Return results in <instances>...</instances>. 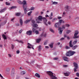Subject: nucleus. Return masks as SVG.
<instances>
[{"label":"nucleus","mask_w":79,"mask_h":79,"mask_svg":"<svg viewBox=\"0 0 79 79\" xmlns=\"http://www.w3.org/2000/svg\"><path fill=\"white\" fill-rule=\"evenodd\" d=\"M51 78L52 79H56L57 78L55 77V76H53L52 77H51Z\"/></svg>","instance_id":"c85d7f7f"},{"label":"nucleus","mask_w":79,"mask_h":79,"mask_svg":"<svg viewBox=\"0 0 79 79\" xmlns=\"http://www.w3.org/2000/svg\"><path fill=\"white\" fill-rule=\"evenodd\" d=\"M23 8V11L25 14H26V12L27 11V10H26V8H25V7Z\"/></svg>","instance_id":"aec40b11"},{"label":"nucleus","mask_w":79,"mask_h":79,"mask_svg":"<svg viewBox=\"0 0 79 79\" xmlns=\"http://www.w3.org/2000/svg\"><path fill=\"white\" fill-rule=\"evenodd\" d=\"M49 19H50V20H51L52 19H53V17H52V16L50 15L49 17Z\"/></svg>","instance_id":"f704fd0d"},{"label":"nucleus","mask_w":79,"mask_h":79,"mask_svg":"<svg viewBox=\"0 0 79 79\" xmlns=\"http://www.w3.org/2000/svg\"><path fill=\"white\" fill-rule=\"evenodd\" d=\"M43 19V17L41 16H39L38 17V19L39 21H42V19Z\"/></svg>","instance_id":"ddd939ff"},{"label":"nucleus","mask_w":79,"mask_h":79,"mask_svg":"<svg viewBox=\"0 0 79 79\" xmlns=\"http://www.w3.org/2000/svg\"><path fill=\"white\" fill-rule=\"evenodd\" d=\"M6 72H10V69L9 68H7L6 70Z\"/></svg>","instance_id":"473e14b6"},{"label":"nucleus","mask_w":79,"mask_h":79,"mask_svg":"<svg viewBox=\"0 0 79 79\" xmlns=\"http://www.w3.org/2000/svg\"><path fill=\"white\" fill-rule=\"evenodd\" d=\"M20 23L21 25H23V20L21 19H19Z\"/></svg>","instance_id":"412c9836"},{"label":"nucleus","mask_w":79,"mask_h":79,"mask_svg":"<svg viewBox=\"0 0 79 79\" xmlns=\"http://www.w3.org/2000/svg\"><path fill=\"white\" fill-rule=\"evenodd\" d=\"M14 74H15V70L14 68H13L12 69V71L10 74V75L11 76H14Z\"/></svg>","instance_id":"1a4fd4ad"},{"label":"nucleus","mask_w":79,"mask_h":79,"mask_svg":"<svg viewBox=\"0 0 79 79\" xmlns=\"http://www.w3.org/2000/svg\"><path fill=\"white\" fill-rule=\"evenodd\" d=\"M78 34H79L78 31H75V34H74V37L73 39H77L79 38V36H77Z\"/></svg>","instance_id":"7ed1b4c3"},{"label":"nucleus","mask_w":79,"mask_h":79,"mask_svg":"<svg viewBox=\"0 0 79 79\" xmlns=\"http://www.w3.org/2000/svg\"><path fill=\"white\" fill-rule=\"evenodd\" d=\"M16 41H17V42H19V43H21V44H23L24 43L23 41H19L18 40H16Z\"/></svg>","instance_id":"393cba45"},{"label":"nucleus","mask_w":79,"mask_h":79,"mask_svg":"<svg viewBox=\"0 0 79 79\" xmlns=\"http://www.w3.org/2000/svg\"><path fill=\"white\" fill-rule=\"evenodd\" d=\"M65 48L66 49H69L70 48V47L68 46H66Z\"/></svg>","instance_id":"c03bdc74"},{"label":"nucleus","mask_w":79,"mask_h":79,"mask_svg":"<svg viewBox=\"0 0 79 79\" xmlns=\"http://www.w3.org/2000/svg\"><path fill=\"white\" fill-rule=\"evenodd\" d=\"M31 23H32V25L34 24H35V20H31Z\"/></svg>","instance_id":"bb28decb"},{"label":"nucleus","mask_w":79,"mask_h":79,"mask_svg":"<svg viewBox=\"0 0 79 79\" xmlns=\"http://www.w3.org/2000/svg\"><path fill=\"white\" fill-rule=\"evenodd\" d=\"M2 37H3V38L4 40H6V39L7 38L6 37V36L5 35L3 34L2 35Z\"/></svg>","instance_id":"5701e85b"},{"label":"nucleus","mask_w":79,"mask_h":79,"mask_svg":"<svg viewBox=\"0 0 79 79\" xmlns=\"http://www.w3.org/2000/svg\"><path fill=\"white\" fill-rule=\"evenodd\" d=\"M49 46L51 48H53V43H52L49 45Z\"/></svg>","instance_id":"dca6fc26"},{"label":"nucleus","mask_w":79,"mask_h":79,"mask_svg":"<svg viewBox=\"0 0 79 79\" xmlns=\"http://www.w3.org/2000/svg\"><path fill=\"white\" fill-rule=\"evenodd\" d=\"M26 1L23 0L22 2V4L23 5V7L24 8L25 7V5H27V3H26Z\"/></svg>","instance_id":"423d86ee"},{"label":"nucleus","mask_w":79,"mask_h":79,"mask_svg":"<svg viewBox=\"0 0 79 79\" xmlns=\"http://www.w3.org/2000/svg\"><path fill=\"white\" fill-rule=\"evenodd\" d=\"M58 4V2H52V5H56Z\"/></svg>","instance_id":"72a5a7b5"},{"label":"nucleus","mask_w":79,"mask_h":79,"mask_svg":"<svg viewBox=\"0 0 79 79\" xmlns=\"http://www.w3.org/2000/svg\"><path fill=\"white\" fill-rule=\"evenodd\" d=\"M9 56V57H11V55L10 54H8Z\"/></svg>","instance_id":"69168bd1"},{"label":"nucleus","mask_w":79,"mask_h":79,"mask_svg":"<svg viewBox=\"0 0 79 79\" xmlns=\"http://www.w3.org/2000/svg\"><path fill=\"white\" fill-rule=\"evenodd\" d=\"M15 24L16 26H19V23H15Z\"/></svg>","instance_id":"79ce46f5"},{"label":"nucleus","mask_w":79,"mask_h":79,"mask_svg":"<svg viewBox=\"0 0 79 79\" xmlns=\"http://www.w3.org/2000/svg\"><path fill=\"white\" fill-rule=\"evenodd\" d=\"M70 32H71V31L70 30L67 31V34H69V33H70Z\"/></svg>","instance_id":"5fc2aeb1"},{"label":"nucleus","mask_w":79,"mask_h":79,"mask_svg":"<svg viewBox=\"0 0 79 79\" xmlns=\"http://www.w3.org/2000/svg\"><path fill=\"white\" fill-rule=\"evenodd\" d=\"M65 26H66V27H69V26H70V25H69V24H66L65 25Z\"/></svg>","instance_id":"49530a36"},{"label":"nucleus","mask_w":79,"mask_h":79,"mask_svg":"<svg viewBox=\"0 0 79 79\" xmlns=\"http://www.w3.org/2000/svg\"><path fill=\"white\" fill-rule=\"evenodd\" d=\"M65 9H66V10H65L66 11H69V6H66L65 7Z\"/></svg>","instance_id":"a211bd4d"},{"label":"nucleus","mask_w":79,"mask_h":79,"mask_svg":"<svg viewBox=\"0 0 79 79\" xmlns=\"http://www.w3.org/2000/svg\"><path fill=\"white\" fill-rule=\"evenodd\" d=\"M60 26H61L60 23H59V22H57L55 24L54 27L55 28H59V27H60Z\"/></svg>","instance_id":"20e7f679"},{"label":"nucleus","mask_w":79,"mask_h":79,"mask_svg":"<svg viewBox=\"0 0 79 79\" xmlns=\"http://www.w3.org/2000/svg\"><path fill=\"white\" fill-rule=\"evenodd\" d=\"M35 9V8L33 7H31L30 8V9H29V11H32V10H34V9Z\"/></svg>","instance_id":"a878e982"},{"label":"nucleus","mask_w":79,"mask_h":79,"mask_svg":"<svg viewBox=\"0 0 79 79\" xmlns=\"http://www.w3.org/2000/svg\"><path fill=\"white\" fill-rule=\"evenodd\" d=\"M59 23H60V24H61V23H62V20H59Z\"/></svg>","instance_id":"864d4df0"},{"label":"nucleus","mask_w":79,"mask_h":79,"mask_svg":"<svg viewBox=\"0 0 79 79\" xmlns=\"http://www.w3.org/2000/svg\"><path fill=\"white\" fill-rule=\"evenodd\" d=\"M23 29H21L19 31V33H21L22 31H23Z\"/></svg>","instance_id":"bf43d9fd"},{"label":"nucleus","mask_w":79,"mask_h":79,"mask_svg":"<svg viewBox=\"0 0 79 79\" xmlns=\"http://www.w3.org/2000/svg\"><path fill=\"white\" fill-rule=\"evenodd\" d=\"M16 53L17 54H19V51L18 50L16 51Z\"/></svg>","instance_id":"13d9d810"},{"label":"nucleus","mask_w":79,"mask_h":79,"mask_svg":"<svg viewBox=\"0 0 79 79\" xmlns=\"http://www.w3.org/2000/svg\"><path fill=\"white\" fill-rule=\"evenodd\" d=\"M70 74L69 72H66V73H64V74L65 76H69V75Z\"/></svg>","instance_id":"4468645a"},{"label":"nucleus","mask_w":79,"mask_h":79,"mask_svg":"<svg viewBox=\"0 0 79 79\" xmlns=\"http://www.w3.org/2000/svg\"><path fill=\"white\" fill-rule=\"evenodd\" d=\"M63 60L64 61H67V62H68L69 61L68 60V58L66 56H64L63 57Z\"/></svg>","instance_id":"0eeeda50"},{"label":"nucleus","mask_w":79,"mask_h":79,"mask_svg":"<svg viewBox=\"0 0 79 79\" xmlns=\"http://www.w3.org/2000/svg\"><path fill=\"white\" fill-rule=\"evenodd\" d=\"M6 8H4V9L1 10L0 11V13H2V12H3L5 10H6Z\"/></svg>","instance_id":"4be33fe9"},{"label":"nucleus","mask_w":79,"mask_h":79,"mask_svg":"<svg viewBox=\"0 0 79 79\" xmlns=\"http://www.w3.org/2000/svg\"><path fill=\"white\" fill-rule=\"evenodd\" d=\"M64 38H66V37H67V36H66V35H64Z\"/></svg>","instance_id":"774afa93"},{"label":"nucleus","mask_w":79,"mask_h":79,"mask_svg":"<svg viewBox=\"0 0 79 79\" xmlns=\"http://www.w3.org/2000/svg\"><path fill=\"white\" fill-rule=\"evenodd\" d=\"M64 40V38H62L60 39V40Z\"/></svg>","instance_id":"052dcab7"},{"label":"nucleus","mask_w":79,"mask_h":79,"mask_svg":"<svg viewBox=\"0 0 79 79\" xmlns=\"http://www.w3.org/2000/svg\"><path fill=\"white\" fill-rule=\"evenodd\" d=\"M32 30H33V32H34V33H35V31H36V30H35V29L34 28H33L32 29Z\"/></svg>","instance_id":"ea45409f"},{"label":"nucleus","mask_w":79,"mask_h":79,"mask_svg":"<svg viewBox=\"0 0 79 79\" xmlns=\"http://www.w3.org/2000/svg\"><path fill=\"white\" fill-rule=\"evenodd\" d=\"M77 47V45H75L74 46L73 48V50H75L76 48Z\"/></svg>","instance_id":"7c9ffc66"},{"label":"nucleus","mask_w":79,"mask_h":79,"mask_svg":"<svg viewBox=\"0 0 79 79\" xmlns=\"http://www.w3.org/2000/svg\"><path fill=\"white\" fill-rule=\"evenodd\" d=\"M58 19H61V17H58Z\"/></svg>","instance_id":"0e129e2a"},{"label":"nucleus","mask_w":79,"mask_h":79,"mask_svg":"<svg viewBox=\"0 0 79 79\" xmlns=\"http://www.w3.org/2000/svg\"><path fill=\"white\" fill-rule=\"evenodd\" d=\"M76 75L77 77H79V73H76Z\"/></svg>","instance_id":"603ef678"},{"label":"nucleus","mask_w":79,"mask_h":79,"mask_svg":"<svg viewBox=\"0 0 79 79\" xmlns=\"http://www.w3.org/2000/svg\"><path fill=\"white\" fill-rule=\"evenodd\" d=\"M21 13L20 12H19V13H16V15L17 16H20L21 15Z\"/></svg>","instance_id":"b1692460"},{"label":"nucleus","mask_w":79,"mask_h":79,"mask_svg":"<svg viewBox=\"0 0 79 79\" xmlns=\"http://www.w3.org/2000/svg\"><path fill=\"white\" fill-rule=\"evenodd\" d=\"M30 21H31V20H26L25 21V23H29V22H30Z\"/></svg>","instance_id":"e433bc0d"},{"label":"nucleus","mask_w":79,"mask_h":79,"mask_svg":"<svg viewBox=\"0 0 79 79\" xmlns=\"http://www.w3.org/2000/svg\"><path fill=\"white\" fill-rule=\"evenodd\" d=\"M45 16L46 18H48V17H49V16H48V15H46Z\"/></svg>","instance_id":"680f3d73"},{"label":"nucleus","mask_w":79,"mask_h":79,"mask_svg":"<svg viewBox=\"0 0 79 79\" xmlns=\"http://www.w3.org/2000/svg\"><path fill=\"white\" fill-rule=\"evenodd\" d=\"M16 8V6H12L11 7V9H15V8Z\"/></svg>","instance_id":"58836bf2"},{"label":"nucleus","mask_w":79,"mask_h":79,"mask_svg":"<svg viewBox=\"0 0 79 79\" xmlns=\"http://www.w3.org/2000/svg\"><path fill=\"white\" fill-rule=\"evenodd\" d=\"M43 19L44 22V23H46L47 21V19L45 17H43Z\"/></svg>","instance_id":"2eb2a0df"},{"label":"nucleus","mask_w":79,"mask_h":79,"mask_svg":"<svg viewBox=\"0 0 79 79\" xmlns=\"http://www.w3.org/2000/svg\"><path fill=\"white\" fill-rule=\"evenodd\" d=\"M27 45L28 46H27V48H32V49H34V47H33V45H32L30 43H28Z\"/></svg>","instance_id":"39448f33"},{"label":"nucleus","mask_w":79,"mask_h":79,"mask_svg":"<svg viewBox=\"0 0 79 79\" xmlns=\"http://www.w3.org/2000/svg\"><path fill=\"white\" fill-rule=\"evenodd\" d=\"M73 66L74 68V71L75 73L77 72V70L78 69V64L76 62H74L73 63Z\"/></svg>","instance_id":"f03ea898"},{"label":"nucleus","mask_w":79,"mask_h":79,"mask_svg":"<svg viewBox=\"0 0 79 79\" xmlns=\"http://www.w3.org/2000/svg\"><path fill=\"white\" fill-rule=\"evenodd\" d=\"M33 26V27L35 28V27H37V26H38V25H37V24L36 23H34L33 25H32Z\"/></svg>","instance_id":"6ab92c4d"},{"label":"nucleus","mask_w":79,"mask_h":79,"mask_svg":"<svg viewBox=\"0 0 79 79\" xmlns=\"http://www.w3.org/2000/svg\"><path fill=\"white\" fill-rule=\"evenodd\" d=\"M69 47H73V45L72 44V41L71 40L69 42Z\"/></svg>","instance_id":"f8f14e48"},{"label":"nucleus","mask_w":79,"mask_h":79,"mask_svg":"<svg viewBox=\"0 0 79 79\" xmlns=\"http://www.w3.org/2000/svg\"><path fill=\"white\" fill-rule=\"evenodd\" d=\"M48 74L51 77L53 76V73L51 71H49Z\"/></svg>","instance_id":"9b49d317"},{"label":"nucleus","mask_w":79,"mask_h":79,"mask_svg":"<svg viewBox=\"0 0 79 79\" xmlns=\"http://www.w3.org/2000/svg\"><path fill=\"white\" fill-rule=\"evenodd\" d=\"M57 18H53L52 19V22H54L55 21H56V20H57Z\"/></svg>","instance_id":"2f4dec72"},{"label":"nucleus","mask_w":79,"mask_h":79,"mask_svg":"<svg viewBox=\"0 0 79 79\" xmlns=\"http://www.w3.org/2000/svg\"><path fill=\"white\" fill-rule=\"evenodd\" d=\"M14 47H15V45H14L13 44H11V49H12V50H13Z\"/></svg>","instance_id":"c9c22d12"},{"label":"nucleus","mask_w":79,"mask_h":79,"mask_svg":"<svg viewBox=\"0 0 79 79\" xmlns=\"http://www.w3.org/2000/svg\"><path fill=\"white\" fill-rule=\"evenodd\" d=\"M41 50V46H40L38 47V50L39 51H40Z\"/></svg>","instance_id":"a19ab883"},{"label":"nucleus","mask_w":79,"mask_h":79,"mask_svg":"<svg viewBox=\"0 0 79 79\" xmlns=\"http://www.w3.org/2000/svg\"><path fill=\"white\" fill-rule=\"evenodd\" d=\"M47 42L46 41H45L44 43V45H47Z\"/></svg>","instance_id":"37998d69"},{"label":"nucleus","mask_w":79,"mask_h":79,"mask_svg":"<svg viewBox=\"0 0 79 79\" xmlns=\"http://www.w3.org/2000/svg\"><path fill=\"white\" fill-rule=\"evenodd\" d=\"M75 53L76 52L74 51H69L66 53L65 55L66 56H69V57L70 56H73V55H74V53Z\"/></svg>","instance_id":"f257e3e1"},{"label":"nucleus","mask_w":79,"mask_h":79,"mask_svg":"<svg viewBox=\"0 0 79 79\" xmlns=\"http://www.w3.org/2000/svg\"><path fill=\"white\" fill-rule=\"evenodd\" d=\"M73 44H74V45H75V44H77V41H74V42H73Z\"/></svg>","instance_id":"6e6d98bb"},{"label":"nucleus","mask_w":79,"mask_h":79,"mask_svg":"<svg viewBox=\"0 0 79 79\" xmlns=\"http://www.w3.org/2000/svg\"><path fill=\"white\" fill-rule=\"evenodd\" d=\"M61 28H62V30H63V29H65V26L64 25H63L62 26V27H61Z\"/></svg>","instance_id":"de8ad7c7"},{"label":"nucleus","mask_w":79,"mask_h":79,"mask_svg":"<svg viewBox=\"0 0 79 79\" xmlns=\"http://www.w3.org/2000/svg\"><path fill=\"white\" fill-rule=\"evenodd\" d=\"M40 40H41V39H37L36 40L37 43H40Z\"/></svg>","instance_id":"c756f323"},{"label":"nucleus","mask_w":79,"mask_h":79,"mask_svg":"<svg viewBox=\"0 0 79 79\" xmlns=\"http://www.w3.org/2000/svg\"><path fill=\"white\" fill-rule=\"evenodd\" d=\"M75 19L76 20H78V19H79V17H76L75 18Z\"/></svg>","instance_id":"e2e57ef3"},{"label":"nucleus","mask_w":79,"mask_h":79,"mask_svg":"<svg viewBox=\"0 0 79 79\" xmlns=\"http://www.w3.org/2000/svg\"><path fill=\"white\" fill-rule=\"evenodd\" d=\"M68 65H64V67L65 68H66V67H67Z\"/></svg>","instance_id":"338daca9"},{"label":"nucleus","mask_w":79,"mask_h":79,"mask_svg":"<svg viewBox=\"0 0 79 79\" xmlns=\"http://www.w3.org/2000/svg\"><path fill=\"white\" fill-rule=\"evenodd\" d=\"M58 31H60L59 34H61L63 30H62V28L60 27L58 29Z\"/></svg>","instance_id":"6e6552de"},{"label":"nucleus","mask_w":79,"mask_h":79,"mask_svg":"<svg viewBox=\"0 0 79 79\" xmlns=\"http://www.w3.org/2000/svg\"><path fill=\"white\" fill-rule=\"evenodd\" d=\"M35 33H36V35H38L39 34V31L36 30V31H35Z\"/></svg>","instance_id":"8fccbe9b"},{"label":"nucleus","mask_w":79,"mask_h":79,"mask_svg":"<svg viewBox=\"0 0 79 79\" xmlns=\"http://www.w3.org/2000/svg\"><path fill=\"white\" fill-rule=\"evenodd\" d=\"M18 2L20 5H22L23 4V2L20 0L18 1Z\"/></svg>","instance_id":"cd10ccee"},{"label":"nucleus","mask_w":79,"mask_h":79,"mask_svg":"<svg viewBox=\"0 0 79 79\" xmlns=\"http://www.w3.org/2000/svg\"><path fill=\"white\" fill-rule=\"evenodd\" d=\"M6 5H10V3H8L7 2H6Z\"/></svg>","instance_id":"09e8293b"},{"label":"nucleus","mask_w":79,"mask_h":79,"mask_svg":"<svg viewBox=\"0 0 79 79\" xmlns=\"http://www.w3.org/2000/svg\"><path fill=\"white\" fill-rule=\"evenodd\" d=\"M25 73H26V72H25V71H23L22 72V73L23 74H25Z\"/></svg>","instance_id":"3c124183"},{"label":"nucleus","mask_w":79,"mask_h":79,"mask_svg":"<svg viewBox=\"0 0 79 79\" xmlns=\"http://www.w3.org/2000/svg\"><path fill=\"white\" fill-rule=\"evenodd\" d=\"M32 13V11H30V12L28 13H27V15H30L31 14V13Z\"/></svg>","instance_id":"4c0bfd02"},{"label":"nucleus","mask_w":79,"mask_h":79,"mask_svg":"<svg viewBox=\"0 0 79 79\" xmlns=\"http://www.w3.org/2000/svg\"><path fill=\"white\" fill-rule=\"evenodd\" d=\"M50 31H51V32H54V31H53V30L52 29H50Z\"/></svg>","instance_id":"4d7b16f0"},{"label":"nucleus","mask_w":79,"mask_h":79,"mask_svg":"<svg viewBox=\"0 0 79 79\" xmlns=\"http://www.w3.org/2000/svg\"><path fill=\"white\" fill-rule=\"evenodd\" d=\"M35 76H36V77H38V78H40V76L39 74L37 73H36L35 74Z\"/></svg>","instance_id":"f3484780"},{"label":"nucleus","mask_w":79,"mask_h":79,"mask_svg":"<svg viewBox=\"0 0 79 79\" xmlns=\"http://www.w3.org/2000/svg\"><path fill=\"white\" fill-rule=\"evenodd\" d=\"M53 59L54 60H58V58L55 57V58H54Z\"/></svg>","instance_id":"a18cd8bd"},{"label":"nucleus","mask_w":79,"mask_h":79,"mask_svg":"<svg viewBox=\"0 0 79 79\" xmlns=\"http://www.w3.org/2000/svg\"><path fill=\"white\" fill-rule=\"evenodd\" d=\"M32 31H28L26 32V34L27 35H30L32 34Z\"/></svg>","instance_id":"9d476101"}]
</instances>
